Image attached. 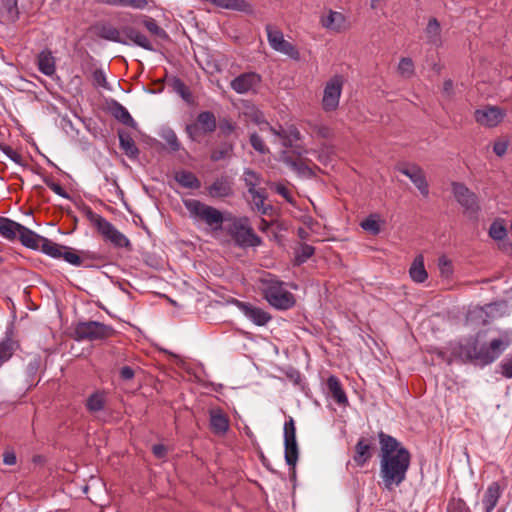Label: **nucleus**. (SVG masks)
<instances>
[{
    "instance_id": "nucleus-41",
    "label": "nucleus",
    "mask_w": 512,
    "mask_h": 512,
    "mask_svg": "<svg viewBox=\"0 0 512 512\" xmlns=\"http://www.w3.org/2000/svg\"><path fill=\"white\" fill-rule=\"evenodd\" d=\"M172 88L173 90L181 96V98L183 100H185L186 102H191L192 100V94L190 92V90L188 89V87L185 85V83L180 80L179 78H174L172 80Z\"/></svg>"
},
{
    "instance_id": "nucleus-60",
    "label": "nucleus",
    "mask_w": 512,
    "mask_h": 512,
    "mask_svg": "<svg viewBox=\"0 0 512 512\" xmlns=\"http://www.w3.org/2000/svg\"><path fill=\"white\" fill-rule=\"evenodd\" d=\"M493 151L498 156H503L507 151V144L505 142H496L493 146Z\"/></svg>"
},
{
    "instance_id": "nucleus-23",
    "label": "nucleus",
    "mask_w": 512,
    "mask_h": 512,
    "mask_svg": "<svg viewBox=\"0 0 512 512\" xmlns=\"http://www.w3.org/2000/svg\"><path fill=\"white\" fill-rule=\"evenodd\" d=\"M37 67L46 76H52L56 71L55 58L50 50H43L37 56Z\"/></svg>"
},
{
    "instance_id": "nucleus-55",
    "label": "nucleus",
    "mask_w": 512,
    "mask_h": 512,
    "mask_svg": "<svg viewBox=\"0 0 512 512\" xmlns=\"http://www.w3.org/2000/svg\"><path fill=\"white\" fill-rule=\"evenodd\" d=\"M18 18L17 1L12 0L7 6V19L9 21H15Z\"/></svg>"
},
{
    "instance_id": "nucleus-56",
    "label": "nucleus",
    "mask_w": 512,
    "mask_h": 512,
    "mask_svg": "<svg viewBox=\"0 0 512 512\" xmlns=\"http://www.w3.org/2000/svg\"><path fill=\"white\" fill-rule=\"evenodd\" d=\"M165 139H166L167 143L169 144V146H170L173 150H175V151L179 150V148H180V143H179L178 138H177V136L175 135V133H173V132H169V133L167 134V136L165 137Z\"/></svg>"
},
{
    "instance_id": "nucleus-64",
    "label": "nucleus",
    "mask_w": 512,
    "mask_h": 512,
    "mask_svg": "<svg viewBox=\"0 0 512 512\" xmlns=\"http://www.w3.org/2000/svg\"><path fill=\"white\" fill-rule=\"evenodd\" d=\"M444 91L447 93H450L453 90V82L452 80L448 79L443 84Z\"/></svg>"
},
{
    "instance_id": "nucleus-20",
    "label": "nucleus",
    "mask_w": 512,
    "mask_h": 512,
    "mask_svg": "<svg viewBox=\"0 0 512 512\" xmlns=\"http://www.w3.org/2000/svg\"><path fill=\"white\" fill-rule=\"evenodd\" d=\"M503 488L498 482H492L488 485L482 497V506L484 512H492L501 497Z\"/></svg>"
},
{
    "instance_id": "nucleus-33",
    "label": "nucleus",
    "mask_w": 512,
    "mask_h": 512,
    "mask_svg": "<svg viewBox=\"0 0 512 512\" xmlns=\"http://www.w3.org/2000/svg\"><path fill=\"white\" fill-rule=\"evenodd\" d=\"M106 404V395L104 392L96 391L91 394L86 401V408L91 413H96L104 409Z\"/></svg>"
},
{
    "instance_id": "nucleus-10",
    "label": "nucleus",
    "mask_w": 512,
    "mask_h": 512,
    "mask_svg": "<svg viewBox=\"0 0 512 512\" xmlns=\"http://www.w3.org/2000/svg\"><path fill=\"white\" fill-rule=\"evenodd\" d=\"M267 39L271 48L281 54L288 56L293 60L300 59V53L295 45L284 39L282 31L272 27L266 26Z\"/></svg>"
},
{
    "instance_id": "nucleus-50",
    "label": "nucleus",
    "mask_w": 512,
    "mask_h": 512,
    "mask_svg": "<svg viewBox=\"0 0 512 512\" xmlns=\"http://www.w3.org/2000/svg\"><path fill=\"white\" fill-rule=\"evenodd\" d=\"M312 132L322 138H330L332 136V130L323 124L313 125Z\"/></svg>"
},
{
    "instance_id": "nucleus-4",
    "label": "nucleus",
    "mask_w": 512,
    "mask_h": 512,
    "mask_svg": "<svg viewBox=\"0 0 512 512\" xmlns=\"http://www.w3.org/2000/svg\"><path fill=\"white\" fill-rule=\"evenodd\" d=\"M260 289L267 302L277 309L287 310L295 304L293 294L285 289L284 283L270 274L260 279Z\"/></svg>"
},
{
    "instance_id": "nucleus-2",
    "label": "nucleus",
    "mask_w": 512,
    "mask_h": 512,
    "mask_svg": "<svg viewBox=\"0 0 512 512\" xmlns=\"http://www.w3.org/2000/svg\"><path fill=\"white\" fill-rule=\"evenodd\" d=\"M510 344L511 340L507 333L499 338L491 339L489 342H484L482 335L478 333L475 338L460 345L459 356L467 361L485 366L496 361Z\"/></svg>"
},
{
    "instance_id": "nucleus-34",
    "label": "nucleus",
    "mask_w": 512,
    "mask_h": 512,
    "mask_svg": "<svg viewBox=\"0 0 512 512\" xmlns=\"http://www.w3.org/2000/svg\"><path fill=\"white\" fill-rule=\"evenodd\" d=\"M17 347V342L10 337L0 342V367L12 357Z\"/></svg>"
},
{
    "instance_id": "nucleus-25",
    "label": "nucleus",
    "mask_w": 512,
    "mask_h": 512,
    "mask_svg": "<svg viewBox=\"0 0 512 512\" xmlns=\"http://www.w3.org/2000/svg\"><path fill=\"white\" fill-rule=\"evenodd\" d=\"M409 275L411 279L416 283H423L428 278V273L424 266V258L422 255H418L413 260Z\"/></svg>"
},
{
    "instance_id": "nucleus-37",
    "label": "nucleus",
    "mask_w": 512,
    "mask_h": 512,
    "mask_svg": "<svg viewBox=\"0 0 512 512\" xmlns=\"http://www.w3.org/2000/svg\"><path fill=\"white\" fill-rule=\"evenodd\" d=\"M61 250L59 256H52L53 258H63L66 262L74 266L82 265V258L72 248L60 245Z\"/></svg>"
},
{
    "instance_id": "nucleus-59",
    "label": "nucleus",
    "mask_w": 512,
    "mask_h": 512,
    "mask_svg": "<svg viewBox=\"0 0 512 512\" xmlns=\"http://www.w3.org/2000/svg\"><path fill=\"white\" fill-rule=\"evenodd\" d=\"M135 375L134 370L130 366H124L120 369V377L123 380H131Z\"/></svg>"
},
{
    "instance_id": "nucleus-43",
    "label": "nucleus",
    "mask_w": 512,
    "mask_h": 512,
    "mask_svg": "<svg viewBox=\"0 0 512 512\" xmlns=\"http://www.w3.org/2000/svg\"><path fill=\"white\" fill-rule=\"evenodd\" d=\"M232 151L233 145L230 143H224L211 153V160L216 162L225 159L231 155Z\"/></svg>"
},
{
    "instance_id": "nucleus-29",
    "label": "nucleus",
    "mask_w": 512,
    "mask_h": 512,
    "mask_svg": "<svg viewBox=\"0 0 512 512\" xmlns=\"http://www.w3.org/2000/svg\"><path fill=\"white\" fill-rule=\"evenodd\" d=\"M196 124L199 125L204 134L214 132L217 127L216 117L210 111L201 112L197 116Z\"/></svg>"
},
{
    "instance_id": "nucleus-31",
    "label": "nucleus",
    "mask_w": 512,
    "mask_h": 512,
    "mask_svg": "<svg viewBox=\"0 0 512 512\" xmlns=\"http://www.w3.org/2000/svg\"><path fill=\"white\" fill-rule=\"evenodd\" d=\"M98 36L105 40L121 43L124 45L128 44L127 40L121 38L120 31L111 25H101L98 28Z\"/></svg>"
},
{
    "instance_id": "nucleus-14",
    "label": "nucleus",
    "mask_w": 512,
    "mask_h": 512,
    "mask_svg": "<svg viewBox=\"0 0 512 512\" xmlns=\"http://www.w3.org/2000/svg\"><path fill=\"white\" fill-rule=\"evenodd\" d=\"M261 83V76L255 72L242 73L234 78L230 86L238 94L256 93Z\"/></svg>"
},
{
    "instance_id": "nucleus-44",
    "label": "nucleus",
    "mask_w": 512,
    "mask_h": 512,
    "mask_svg": "<svg viewBox=\"0 0 512 512\" xmlns=\"http://www.w3.org/2000/svg\"><path fill=\"white\" fill-rule=\"evenodd\" d=\"M506 234L507 230L502 222L495 221L491 224L489 228V235L494 240H502L503 238H505Z\"/></svg>"
},
{
    "instance_id": "nucleus-53",
    "label": "nucleus",
    "mask_w": 512,
    "mask_h": 512,
    "mask_svg": "<svg viewBox=\"0 0 512 512\" xmlns=\"http://www.w3.org/2000/svg\"><path fill=\"white\" fill-rule=\"evenodd\" d=\"M186 130L190 138L194 141L199 140V138L204 134L202 133L201 128L199 127V125L196 124V122L188 125Z\"/></svg>"
},
{
    "instance_id": "nucleus-7",
    "label": "nucleus",
    "mask_w": 512,
    "mask_h": 512,
    "mask_svg": "<svg viewBox=\"0 0 512 512\" xmlns=\"http://www.w3.org/2000/svg\"><path fill=\"white\" fill-rule=\"evenodd\" d=\"M18 236L21 243L27 248L41 250L49 256L60 255V244H57L43 236L36 234L23 225Z\"/></svg>"
},
{
    "instance_id": "nucleus-16",
    "label": "nucleus",
    "mask_w": 512,
    "mask_h": 512,
    "mask_svg": "<svg viewBox=\"0 0 512 512\" xmlns=\"http://www.w3.org/2000/svg\"><path fill=\"white\" fill-rule=\"evenodd\" d=\"M236 306L249 320L258 326H264L271 320V315L259 307L241 301H236Z\"/></svg>"
},
{
    "instance_id": "nucleus-63",
    "label": "nucleus",
    "mask_w": 512,
    "mask_h": 512,
    "mask_svg": "<svg viewBox=\"0 0 512 512\" xmlns=\"http://www.w3.org/2000/svg\"><path fill=\"white\" fill-rule=\"evenodd\" d=\"M220 129L222 132L228 134L234 130V126L229 121H224L220 124Z\"/></svg>"
},
{
    "instance_id": "nucleus-42",
    "label": "nucleus",
    "mask_w": 512,
    "mask_h": 512,
    "mask_svg": "<svg viewBox=\"0 0 512 512\" xmlns=\"http://www.w3.org/2000/svg\"><path fill=\"white\" fill-rule=\"evenodd\" d=\"M360 225L365 231L371 233L372 235H377L380 233L378 216L375 214L367 217L365 220L361 222Z\"/></svg>"
},
{
    "instance_id": "nucleus-5",
    "label": "nucleus",
    "mask_w": 512,
    "mask_h": 512,
    "mask_svg": "<svg viewBox=\"0 0 512 512\" xmlns=\"http://www.w3.org/2000/svg\"><path fill=\"white\" fill-rule=\"evenodd\" d=\"M83 211L90 224L98 231L105 241L110 242L118 248L131 249L130 240L107 219L102 217L100 214L95 213L89 207H86Z\"/></svg>"
},
{
    "instance_id": "nucleus-21",
    "label": "nucleus",
    "mask_w": 512,
    "mask_h": 512,
    "mask_svg": "<svg viewBox=\"0 0 512 512\" xmlns=\"http://www.w3.org/2000/svg\"><path fill=\"white\" fill-rule=\"evenodd\" d=\"M210 425L215 434L223 435L229 428V420L224 412L217 408L211 409L210 412Z\"/></svg>"
},
{
    "instance_id": "nucleus-52",
    "label": "nucleus",
    "mask_w": 512,
    "mask_h": 512,
    "mask_svg": "<svg viewBox=\"0 0 512 512\" xmlns=\"http://www.w3.org/2000/svg\"><path fill=\"white\" fill-rule=\"evenodd\" d=\"M501 374L506 378H512V355L506 357L500 364Z\"/></svg>"
},
{
    "instance_id": "nucleus-58",
    "label": "nucleus",
    "mask_w": 512,
    "mask_h": 512,
    "mask_svg": "<svg viewBox=\"0 0 512 512\" xmlns=\"http://www.w3.org/2000/svg\"><path fill=\"white\" fill-rule=\"evenodd\" d=\"M152 452L157 458L162 459L167 454V448L162 444H156L153 445Z\"/></svg>"
},
{
    "instance_id": "nucleus-6",
    "label": "nucleus",
    "mask_w": 512,
    "mask_h": 512,
    "mask_svg": "<svg viewBox=\"0 0 512 512\" xmlns=\"http://www.w3.org/2000/svg\"><path fill=\"white\" fill-rule=\"evenodd\" d=\"M228 233L241 247H254L261 244V239L254 233L247 217H228Z\"/></svg>"
},
{
    "instance_id": "nucleus-48",
    "label": "nucleus",
    "mask_w": 512,
    "mask_h": 512,
    "mask_svg": "<svg viewBox=\"0 0 512 512\" xmlns=\"http://www.w3.org/2000/svg\"><path fill=\"white\" fill-rule=\"evenodd\" d=\"M0 149L13 162H15L18 165H23L22 156L17 151H15L12 147H10L8 145L0 144Z\"/></svg>"
},
{
    "instance_id": "nucleus-15",
    "label": "nucleus",
    "mask_w": 512,
    "mask_h": 512,
    "mask_svg": "<svg viewBox=\"0 0 512 512\" xmlns=\"http://www.w3.org/2000/svg\"><path fill=\"white\" fill-rule=\"evenodd\" d=\"M399 172L407 176L423 196H428L429 187L424 171L417 165H407L398 168Z\"/></svg>"
},
{
    "instance_id": "nucleus-38",
    "label": "nucleus",
    "mask_w": 512,
    "mask_h": 512,
    "mask_svg": "<svg viewBox=\"0 0 512 512\" xmlns=\"http://www.w3.org/2000/svg\"><path fill=\"white\" fill-rule=\"evenodd\" d=\"M315 253L313 246L308 244H301L295 251V263L301 265L311 258Z\"/></svg>"
},
{
    "instance_id": "nucleus-17",
    "label": "nucleus",
    "mask_w": 512,
    "mask_h": 512,
    "mask_svg": "<svg viewBox=\"0 0 512 512\" xmlns=\"http://www.w3.org/2000/svg\"><path fill=\"white\" fill-rule=\"evenodd\" d=\"M320 23L325 29L337 33L349 28L346 17L342 13L333 10H329L327 15H322Z\"/></svg>"
},
{
    "instance_id": "nucleus-28",
    "label": "nucleus",
    "mask_w": 512,
    "mask_h": 512,
    "mask_svg": "<svg viewBox=\"0 0 512 512\" xmlns=\"http://www.w3.org/2000/svg\"><path fill=\"white\" fill-rule=\"evenodd\" d=\"M123 33L126 35L127 39L133 42L135 45L140 46L146 50H153V47L148 38L138 30L132 27H125L123 29Z\"/></svg>"
},
{
    "instance_id": "nucleus-46",
    "label": "nucleus",
    "mask_w": 512,
    "mask_h": 512,
    "mask_svg": "<svg viewBox=\"0 0 512 512\" xmlns=\"http://www.w3.org/2000/svg\"><path fill=\"white\" fill-rule=\"evenodd\" d=\"M250 144L257 152L261 154H266L269 152L263 139L256 133H252L250 135Z\"/></svg>"
},
{
    "instance_id": "nucleus-13",
    "label": "nucleus",
    "mask_w": 512,
    "mask_h": 512,
    "mask_svg": "<svg viewBox=\"0 0 512 512\" xmlns=\"http://www.w3.org/2000/svg\"><path fill=\"white\" fill-rule=\"evenodd\" d=\"M505 110L498 106H484L475 111V120L478 124L492 128L496 127L502 122L505 117Z\"/></svg>"
},
{
    "instance_id": "nucleus-19",
    "label": "nucleus",
    "mask_w": 512,
    "mask_h": 512,
    "mask_svg": "<svg viewBox=\"0 0 512 512\" xmlns=\"http://www.w3.org/2000/svg\"><path fill=\"white\" fill-rule=\"evenodd\" d=\"M452 190L458 203L466 210L475 211L477 209V198L466 186L453 183Z\"/></svg>"
},
{
    "instance_id": "nucleus-27",
    "label": "nucleus",
    "mask_w": 512,
    "mask_h": 512,
    "mask_svg": "<svg viewBox=\"0 0 512 512\" xmlns=\"http://www.w3.org/2000/svg\"><path fill=\"white\" fill-rule=\"evenodd\" d=\"M327 386L334 400L340 405H346L348 403L345 391L339 379L335 376H330L327 380Z\"/></svg>"
},
{
    "instance_id": "nucleus-12",
    "label": "nucleus",
    "mask_w": 512,
    "mask_h": 512,
    "mask_svg": "<svg viewBox=\"0 0 512 512\" xmlns=\"http://www.w3.org/2000/svg\"><path fill=\"white\" fill-rule=\"evenodd\" d=\"M343 80L341 76L332 77L325 85L322 105L325 111H333L339 105Z\"/></svg>"
},
{
    "instance_id": "nucleus-24",
    "label": "nucleus",
    "mask_w": 512,
    "mask_h": 512,
    "mask_svg": "<svg viewBox=\"0 0 512 512\" xmlns=\"http://www.w3.org/2000/svg\"><path fill=\"white\" fill-rule=\"evenodd\" d=\"M427 43L439 47L442 44L441 26L436 18H430L424 30Z\"/></svg>"
},
{
    "instance_id": "nucleus-9",
    "label": "nucleus",
    "mask_w": 512,
    "mask_h": 512,
    "mask_svg": "<svg viewBox=\"0 0 512 512\" xmlns=\"http://www.w3.org/2000/svg\"><path fill=\"white\" fill-rule=\"evenodd\" d=\"M75 333L79 339L94 341L111 337L114 334V329L101 322L89 321L79 323Z\"/></svg>"
},
{
    "instance_id": "nucleus-26",
    "label": "nucleus",
    "mask_w": 512,
    "mask_h": 512,
    "mask_svg": "<svg viewBox=\"0 0 512 512\" xmlns=\"http://www.w3.org/2000/svg\"><path fill=\"white\" fill-rule=\"evenodd\" d=\"M22 225L5 217H0V235L13 240L19 235Z\"/></svg>"
},
{
    "instance_id": "nucleus-36",
    "label": "nucleus",
    "mask_w": 512,
    "mask_h": 512,
    "mask_svg": "<svg viewBox=\"0 0 512 512\" xmlns=\"http://www.w3.org/2000/svg\"><path fill=\"white\" fill-rule=\"evenodd\" d=\"M119 142L121 149L128 157L133 158L138 155L139 150L136 147L133 138L129 134L119 133Z\"/></svg>"
},
{
    "instance_id": "nucleus-32",
    "label": "nucleus",
    "mask_w": 512,
    "mask_h": 512,
    "mask_svg": "<svg viewBox=\"0 0 512 512\" xmlns=\"http://www.w3.org/2000/svg\"><path fill=\"white\" fill-rule=\"evenodd\" d=\"M175 180L184 188L198 189L201 186L200 180L195 174L189 171H180L175 175Z\"/></svg>"
},
{
    "instance_id": "nucleus-45",
    "label": "nucleus",
    "mask_w": 512,
    "mask_h": 512,
    "mask_svg": "<svg viewBox=\"0 0 512 512\" xmlns=\"http://www.w3.org/2000/svg\"><path fill=\"white\" fill-rule=\"evenodd\" d=\"M438 267L442 278H451L453 274V266L451 261L447 257L442 256L439 258Z\"/></svg>"
},
{
    "instance_id": "nucleus-54",
    "label": "nucleus",
    "mask_w": 512,
    "mask_h": 512,
    "mask_svg": "<svg viewBox=\"0 0 512 512\" xmlns=\"http://www.w3.org/2000/svg\"><path fill=\"white\" fill-rule=\"evenodd\" d=\"M147 5V0H122L121 3V6H128L134 9H144Z\"/></svg>"
},
{
    "instance_id": "nucleus-47",
    "label": "nucleus",
    "mask_w": 512,
    "mask_h": 512,
    "mask_svg": "<svg viewBox=\"0 0 512 512\" xmlns=\"http://www.w3.org/2000/svg\"><path fill=\"white\" fill-rule=\"evenodd\" d=\"M144 26L147 28V30L149 32H151L152 34H154L160 38L167 37L166 32L161 27H159V25L156 23V21L152 18L145 20Z\"/></svg>"
},
{
    "instance_id": "nucleus-18",
    "label": "nucleus",
    "mask_w": 512,
    "mask_h": 512,
    "mask_svg": "<svg viewBox=\"0 0 512 512\" xmlns=\"http://www.w3.org/2000/svg\"><path fill=\"white\" fill-rule=\"evenodd\" d=\"M207 192L212 198L231 197L234 194L233 183L227 176L218 177L207 187Z\"/></svg>"
},
{
    "instance_id": "nucleus-61",
    "label": "nucleus",
    "mask_w": 512,
    "mask_h": 512,
    "mask_svg": "<svg viewBox=\"0 0 512 512\" xmlns=\"http://www.w3.org/2000/svg\"><path fill=\"white\" fill-rule=\"evenodd\" d=\"M276 192L279 195L283 196L286 200L291 201V199H290V192H289V190L285 186L277 185L276 186Z\"/></svg>"
},
{
    "instance_id": "nucleus-22",
    "label": "nucleus",
    "mask_w": 512,
    "mask_h": 512,
    "mask_svg": "<svg viewBox=\"0 0 512 512\" xmlns=\"http://www.w3.org/2000/svg\"><path fill=\"white\" fill-rule=\"evenodd\" d=\"M372 444L369 440L365 438H360L355 446V455L354 461L355 463L362 467L364 466L372 457Z\"/></svg>"
},
{
    "instance_id": "nucleus-57",
    "label": "nucleus",
    "mask_w": 512,
    "mask_h": 512,
    "mask_svg": "<svg viewBox=\"0 0 512 512\" xmlns=\"http://www.w3.org/2000/svg\"><path fill=\"white\" fill-rule=\"evenodd\" d=\"M93 80L94 82L101 87H106V77L103 71L96 70L93 73Z\"/></svg>"
},
{
    "instance_id": "nucleus-62",
    "label": "nucleus",
    "mask_w": 512,
    "mask_h": 512,
    "mask_svg": "<svg viewBox=\"0 0 512 512\" xmlns=\"http://www.w3.org/2000/svg\"><path fill=\"white\" fill-rule=\"evenodd\" d=\"M3 462L6 465H14L16 463V456L14 453L6 452L3 457Z\"/></svg>"
},
{
    "instance_id": "nucleus-35",
    "label": "nucleus",
    "mask_w": 512,
    "mask_h": 512,
    "mask_svg": "<svg viewBox=\"0 0 512 512\" xmlns=\"http://www.w3.org/2000/svg\"><path fill=\"white\" fill-rule=\"evenodd\" d=\"M243 181L248 189V193H250L261 188L262 177L256 171L246 168L243 171Z\"/></svg>"
},
{
    "instance_id": "nucleus-30",
    "label": "nucleus",
    "mask_w": 512,
    "mask_h": 512,
    "mask_svg": "<svg viewBox=\"0 0 512 512\" xmlns=\"http://www.w3.org/2000/svg\"><path fill=\"white\" fill-rule=\"evenodd\" d=\"M252 198L253 209L265 215L268 213V210L271 209L269 205H265V200L267 199V192L265 188H258V190L252 191L249 193Z\"/></svg>"
},
{
    "instance_id": "nucleus-39",
    "label": "nucleus",
    "mask_w": 512,
    "mask_h": 512,
    "mask_svg": "<svg viewBox=\"0 0 512 512\" xmlns=\"http://www.w3.org/2000/svg\"><path fill=\"white\" fill-rule=\"evenodd\" d=\"M285 163L289 165L294 171H296L299 175L303 176H312L313 170L307 164H305L302 160H292L289 157H285Z\"/></svg>"
},
{
    "instance_id": "nucleus-40",
    "label": "nucleus",
    "mask_w": 512,
    "mask_h": 512,
    "mask_svg": "<svg viewBox=\"0 0 512 512\" xmlns=\"http://www.w3.org/2000/svg\"><path fill=\"white\" fill-rule=\"evenodd\" d=\"M398 73L404 78H411L414 75V63L409 57H403L398 64Z\"/></svg>"
},
{
    "instance_id": "nucleus-1",
    "label": "nucleus",
    "mask_w": 512,
    "mask_h": 512,
    "mask_svg": "<svg viewBox=\"0 0 512 512\" xmlns=\"http://www.w3.org/2000/svg\"><path fill=\"white\" fill-rule=\"evenodd\" d=\"M380 443V478L384 489L394 490L406 479L410 466L409 451L394 437L379 433Z\"/></svg>"
},
{
    "instance_id": "nucleus-3",
    "label": "nucleus",
    "mask_w": 512,
    "mask_h": 512,
    "mask_svg": "<svg viewBox=\"0 0 512 512\" xmlns=\"http://www.w3.org/2000/svg\"><path fill=\"white\" fill-rule=\"evenodd\" d=\"M183 204L194 223L205 224L212 232H217L222 228L225 217L217 208L197 199H185Z\"/></svg>"
},
{
    "instance_id": "nucleus-49",
    "label": "nucleus",
    "mask_w": 512,
    "mask_h": 512,
    "mask_svg": "<svg viewBox=\"0 0 512 512\" xmlns=\"http://www.w3.org/2000/svg\"><path fill=\"white\" fill-rule=\"evenodd\" d=\"M116 117L125 125L134 127L136 125V122L130 115V113L125 109L124 107H119V112L116 115Z\"/></svg>"
},
{
    "instance_id": "nucleus-11",
    "label": "nucleus",
    "mask_w": 512,
    "mask_h": 512,
    "mask_svg": "<svg viewBox=\"0 0 512 512\" xmlns=\"http://www.w3.org/2000/svg\"><path fill=\"white\" fill-rule=\"evenodd\" d=\"M285 460L289 466L295 467L298 461V445L296 441V427L292 417L284 424Z\"/></svg>"
},
{
    "instance_id": "nucleus-8",
    "label": "nucleus",
    "mask_w": 512,
    "mask_h": 512,
    "mask_svg": "<svg viewBox=\"0 0 512 512\" xmlns=\"http://www.w3.org/2000/svg\"><path fill=\"white\" fill-rule=\"evenodd\" d=\"M255 121L260 126L261 131L270 132L274 136L275 141L279 140L285 148L291 147L294 142L301 139V133L294 125L287 126L286 128L282 126L274 128L269 122L263 119L261 114L256 115Z\"/></svg>"
},
{
    "instance_id": "nucleus-51",
    "label": "nucleus",
    "mask_w": 512,
    "mask_h": 512,
    "mask_svg": "<svg viewBox=\"0 0 512 512\" xmlns=\"http://www.w3.org/2000/svg\"><path fill=\"white\" fill-rule=\"evenodd\" d=\"M44 183L46 184V186L51 189L55 194L63 197V198H68V193L64 190V188L58 184V183H55L53 182L52 180L50 179H45L44 180Z\"/></svg>"
}]
</instances>
